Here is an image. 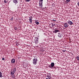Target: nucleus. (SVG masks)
I'll return each instance as SVG.
<instances>
[{
    "label": "nucleus",
    "mask_w": 79,
    "mask_h": 79,
    "mask_svg": "<svg viewBox=\"0 0 79 79\" xmlns=\"http://www.w3.org/2000/svg\"><path fill=\"white\" fill-rule=\"evenodd\" d=\"M16 71V68H13L11 70L10 74L11 75V77H13V78H14L15 77V73Z\"/></svg>",
    "instance_id": "f257e3e1"
},
{
    "label": "nucleus",
    "mask_w": 79,
    "mask_h": 79,
    "mask_svg": "<svg viewBox=\"0 0 79 79\" xmlns=\"http://www.w3.org/2000/svg\"><path fill=\"white\" fill-rule=\"evenodd\" d=\"M37 63V59L36 58H35L33 60V64H36Z\"/></svg>",
    "instance_id": "f03ea898"
},
{
    "label": "nucleus",
    "mask_w": 79,
    "mask_h": 79,
    "mask_svg": "<svg viewBox=\"0 0 79 79\" xmlns=\"http://www.w3.org/2000/svg\"><path fill=\"white\" fill-rule=\"evenodd\" d=\"M43 0H40L39 1V6L40 7H43V5L42 3H43Z\"/></svg>",
    "instance_id": "7ed1b4c3"
},
{
    "label": "nucleus",
    "mask_w": 79,
    "mask_h": 79,
    "mask_svg": "<svg viewBox=\"0 0 79 79\" xmlns=\"http://www.w3.org/2000/svg\"><path fill=\"white\" fill-rule=\"evenodd\" d=\"M54 66H55V63L53 62H52L51 64V66H49V67L50 68H53L54 67Z\"/></svg>",
    "instance_id": "20e7f679"
},
{
    "label": "nucleus",
    "mask_w": 79,
    "mask_h": 79,
    "mask_svg": "<svg viewBox=\"0 0 79 79\" xmlns=\"http://www.w3.org/2000/svg\"><path fill=\"white\" fill-rule=\"evenodd\" d=\"M67 23H68V24H69V25H73V22L71 21H69L68 22H67Z\"/></svg>",
    "instance_id": "39448f33"
},
{
    "label": "nucleus",
    "mask_w": 79,
    "mask_h": 79,
    "mask_svg": "<svg viewBox=\"0 0 79 79\" xmlns=\"http://www.w3.org/2000/svg\"><path fill=\"white\" fill-rule=\"evenodd\" d=\"M68 24L67 23H65L64 25V26L65 27L67 28V27H68Z\"/></svg>",
    "instance_id": "423d86ee"
},
{
    "label": "nucleus",
    "mask_w": 79,
    "mask_h": 79,
    "mask_svg": "<svg viewBox=\"0 0 79 79\" xmlns=\"http://www.w3.org/2000/svg\"><path fill=\"white\" fill-rule=\"evenodd\" d=\"M59 31H59V30H55L54 31V33H57V32H59Z\"/></svg>",
    "instance_id": "0eeeda50"
},
{
    "label": "nucleus",
    "mask_w": 79,
    "mask_h": 79,
    "mask_svg": "<svg viewBox=\"0 0 79 79\" xmlns=\"http://www.w3.org/2000/svg\"><path fill=\"white\" fill-rule=\"evenodd\" d=\"M12 63H14L15 62V60L14 59H13L11 61Z\"/></svg>",
    "instance_id": "6e6552de"
},
{
    "label": "nucleus",
    "mask_w": 79,
    "mask_h": 79,
    "mask_svg": "<svg viewBox=\"0 0 79 79\" xmlns=\"http://www.w3.org/2000/svg\"><path fill=\"white\" fill-rule=\"evenodd\" d=\"M13 2H14V3H15L16 4H17V3H18V1H17L16 0H14Z\"/></svg>",
    "instance_id": "1a4fd4ad"
},
{
    "label": "nucleus",
    "mask_w": 79,
    "mask_h": 79,
    "mask_svg": "<svg viewBox=\"0 0 79 79\" xmlns=\"http://www.w3.org/2000/svg\"><path fill=\"white\" fill-rule=\"evenodd\" d=\"M51 79V77L50 76H47V78H46V79Z\"/></svg>",
    "instance_id": "9d476101"
},
{
    "label": "nucleus",
    "mask_w": 79,
    "mask_h": 79,
    "mask_svg": "<svg viewBox=\"0 0 79 79\" xmlns=\"http://www.w3.org/2000/svg\"><path fill=\"white\" fill-rule=\"evenodd\" d=\"M58 36H59V37H61V34H60V33H59Z\"/></svg>",
    "instance_id": "9b49d317"
},
{
    "label": "nucleus",
    "mask_w": 79,
    "mask_h": 79,
    "mask_svg": "<svg viewBox=\"0 0 79 79\" xmlns=\"http://www.w3.org/2000/svg\"><path fill=\"white\" fill-rule=\"evenodd\" d=\"M51 24L52 25V27H53L55 26V24H53V23H51Z\"/></svg>",
    "instance_id": "f8f14e48"
},
{
    "label": "nucleus",
    "mask_w": 79,
    "mask_h": 79,
    "mask_svg": "<svg viewBox=\"0 0 79 79\" xmlns=\"http://www.w3.org/2000/svg\"><path fill=\"white\" fill-rule=\"evenodd\" d=\"M29 21L30 23H31V24H32V20H31V19H29Z\"/></svg>",
    "instance_id": "ddd939ff"
},
{
    "label": "nucleus",
    "mask_w": 79,
    "mask_h": 79,
    "mask_svg": "<svg viewBox=\"0 0 79 79\" xmlns=\"http://www.w3.org/2000/svg\"><path fill=\"white\" fill-rule=\"evenodd\" d=\"M2 72H0V77H2Z\"/></svg>",
    "instance_id": "4468645a"
},
{
    "label": "nucleus",
    "mask_w": 79,
    "mask_h": 79,
    "mask_svg": "<svg viewBox=\"0 0 79 79\" xmlns=\"http://www.w3.org/2000/svg\"><path fill=\"white\" fill-rule=\"evenodd\" d=\"M33 17L32 16H30V17H29V19L32 20Z\"/></svg>",
    "instance_id": "2eb2a0df"
},
{
    "label": "nucleus",
    "mask_w": 79,
    "mask_h": 79,
    "mask_svg": "<svg viewBox=\"0 0 79 79\" xmlns=\"http://www.w3.org/2000/svg\"><path fill=\"white\" fill-rule=\"evenodd\" d=\"M77 59V60L78 61H79V56H78L76 57Z\"/></svg>",
    "instance_id": "dca6fc26"
},
{
    "label": "nucleus",
    "mask_w": 79,
    "mask_h": 79,
    "mask_svg": "<svg viewBox=\"0 0 79 79\" xmlns=\"http://www.w3.org/2000/svg\"><path fill=\"white\" fill-rule=\"evenodd\" d=\"M35 23L36 24H39V22H36L35 21Z\"/></svg>",
    "instance_id": "f3484780"
},
{
    "label": "nucleus",
    "mask_w": 79,
    "mask_h": 79,
    "mask_svg": "<svg viewBox=\"0 0 79 79\" xmlns=\"http://www.w3.org/2000/svg\"><path fill=\"white\" fill-rule=\"evenodd\" d=\"M52 21H53V23H55V22H56V20H54V19H53V20H52Z\"/></svg>",
    "instance_id": "a211bd4d"
},
{
    "label": "nucleus",
    "mask_w": 79,
    "mask_h": 79,
    "mask_svg": "<svg viewBox=\"0 0 79 79\" xmlns=\"http://www.w3.org/2000/svg\"><path fill=\"white\" fill-rule=\"evenodd\" d=\"M13 17H12L11 18H10V20H11V21H13Z\"/></svg>",
    "instance_id": "6ab92c4d"
},
{
    "label": "nucleus",
    "mask_w": 79,
    "mask_h": 79,
    "mask_svg": "<svg viewBox=\"0 0 79 79\" xmlns=\"http://www.w3.org/2000/svg\"><path fill=\"white\" fill-rule=\"evenodd\" d=\"M4 2L5 3H7V0H5Z\"/></svg>",
    "instance_id": "aec40b11"
},
{
    "label": "nucleus",
    "mask_w": 79,
    "mask_h": 79,
    "mask_svg": "<svg viewBox=\"0 0 79 79\" xmlns=\"http://www.w3.org/2000/svg\"><path fill=\"white\" fill-rule=\"evenodd\" d=\"M35 39L36 40V41H38V38L36 37L35 38Z\"/></svg>",
    "instance_id": "412c9836"
},
{
    "label": "nucleus",
    "mask_w": 79,
    "mask_h": 79,
    "mask_svg": "<svg viewBox=\"0 0 79 79\" xmlns=\"http://www.w3.org/2000/svg\"><path fill=\"white\" fill-rule=\"evenodd\" d=\"M16 45H17V46H18L19 45V44H18V43H16Z\"/></svg>",
    "instance_id": "4be33fe9"
},
{
    "label": "nucleus",
    "mask_w": 79,
    "mask_h": 79,
    "mask_svg": "<svg viewBox=\"0 0 79 79\" xmlns=\"http://www.w3.org/2000/svg\"><path fill=\"white\" fill-rule=\"evenodd\" d=\"M26 2H30L31 1V0H25Z\"/></svg>",
    "instance_id": "5701e85b"
},
{
    "label": "nucleus",
    "mask_w": 79,
    "mask_h": 79,
    "mask_svg": "<svg viewBox=\"0 0 79 79\" xmlns=\"http://www.w3.org/2000/svg\"><path fill=\"white\" fill-rule=\"evenodd\" d=\"M14 29H15V30H16V29H17V27H14Z\"/></svg>",
    "instance_id": "b1692460"
},
{
    "label": "nucleus",
    "mask_w": 79,
    "mask_h": 79,
    "mask_svg": "<svg viewBox=\"0 0 79 79\" xmlns=\"http://www.w3.org/2000/svg\"><path fill=\"white\" fill-rule=\"evenodd\" d=\"M66 1L67 2H70V1H71L70 0H66Z\"/></svg>",
    "instance_id": "393cba45"
},
{
    "label": "nucleus",
    "mask_w": 79,
    "mask_h": 79,
    "mask_svg": "<svg viewBox=\"0 0 79 79\" xmlns=\"http://www.w3.org/2000/svg\"><path fill=\"white\" fill-rule=\"evenodd\" d=\"M62 51L63 52H65L66 50H62Z\"/></svg>",
    "instance_id": "a878e982"
},
{
    "label": "nucleus",
    "mask_w": 79,
    "mask_h": 79,
    "mask_svg": "<svg viewBox=\"0 0 79 79\" xmlns=\"http://www.w3.org/2000/svg\"><path fill=\"white\" fill-rule=\"evenodd\" d=\"M2 60H5V58H2Z\"/></svg>",
    "instance_id": "bb28decb"
},
{
    "label": "nucleus",
    "mask_w": 79,
    "mask_h": 79,
    "mask_svg": "<svg viewBox=\"0 0 79 79\" xmlns=\"http://www.w3.org/2000/svg\"><path fill=\"white\" fill-rule=\"evenodd\" d=\"M34 58H35V57H34Z\"/></svg>",
    "instance_id": "cd10ccee"
}]
</instances>
